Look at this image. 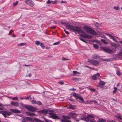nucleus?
Segmentation results:
<instances>
[{
  "mask_svg": "<svg viewBox=\"0 0 122 122\" xmlns=\"http://www.w3.org/2000/svg\"><path fill=\"white\" fill-rule=\"evenodd\" d=\"M73 73L75 75H76L77 74H79L80 73L76 71H73Z\"/></svg>",
  "mask_w": 122,
  "mask_h": 122,
  "instance_id": "nucleus-30",
  "label": "nucleus"
},
{
  "mask_svg": "<svg viewBox=\"0 0 122 122\" xmlns=\"http://www.w3.org/2000/svg\"><path fill=\"white\" fill-rule=\"evenodd\" d=\"M114 90L113 91V93L114 94L116 93V92L117 90V87H115L114 88Z\"/></svg>",
  "mask_w": 122,
  "mask_h": 122,
  "instance_id": "nucleus-28",
  "label": "nucleus"
},
{
  "mask_svg": "<svg viewBox=\"0 0 122 122\" xmlns=\"http://www.w3.org/2000/svg\"><path fill=\"white\" fill-rule=\"evenodd\" d=\"M57 2V1H51V3H52L53 4H56Z\"/></svg>",
  "mask_w": 122,
  "mask_h": 122,
  "instance_id": "nucleus-52",
  "label": "nucleus"
},
{
  "mask_svg": "<svg viewBox=\"0 0 122 122\" xmlns=\"http://www.w3.org/2000/svg\"><path fill=\"white\" fill-rule=\"evenodd\" d=\"M56 26H52L51 27V28H52V29H55L56 28Z\"/></svg>",
  "mask_w": 122,
  "mask_h": 122,
  "instance_id": "nucleus-56",
  "label": "nucleus"
},
{
  "mask_svg": "<svg viewBox=\"0 0 122 122\" xmlns=\"http://www.w3.org/2000/svg\"><path fill=\"white\" fill-rule=\"evenodd\" d=\"M26 113L28 115L30 116H34L35 115V114L33 113L27 112H26Z\"/></svg>",
  "mask_w": 122,
  "mask_h": 122,
  "instance_id": "nucleus-23",
  "label": "nucleus"
},
{
  "mask_svg": "<svg viewBox=\"0 0 122 122\" xmlns=\"http://www.w3.org/2000/svg\"><path fill=\"white\" fill-rule=\"evenodd\" d=\"M93 47L96 49H97L98 48V46L97 44H95L93 45Z\"/></svg>",
  "mask_w": 122,
  "mask_h": 122,
  "instance_id": "nucleus-32",
  "label": "nucleus"
},
{
  "mask_svg": "<svg viewBox=\"0 0 122 122\" xmlns=\"http://www.w3.org/2000/svg\"><path fill=\"white\" fill-rule=\"evenodd\" d=\"M89 89L91 91H93V92H94L95 91V89H91V88H89Z\"/></svg>",
  "mask_w": 122,
  "mask_h": 122,
  "instance_id": "nucleus-46",
  "label": "nucleus"
},
{
  "mask_svg": "<svg viewBox=\"0 0 122 122\" xmlns=\"http://www.w3.org/2000/svg\"><path fill=\"white\" fill-rule=\"evenodd\" d=\"M102 48L104 51L107 53H110L112 52V51L110 49L107 48L106 47H102Z\"/></svg>",
  "mask_w": 122,
  "mask_h": 122,
  "instance_id": "nucleus-8",
  "label": "nucleus"
},
{
  "mask_svg": "<svg viewBox=\"0 0 122 122\" xmlns=\"http://www.w3.org/2000/svg\"><path fill=\"white\" fill-rule=\"evenodd\" d=\"M92 36L89 35L85 34L84 38L90 39L92 38Z\"/></svg>",
  "mask_w": 122,
  "mask_h": 122,
  "instance_id": "nucleus-20",
  "label": "nucleus"
},
{
  "mask_svg": "<svg viewBox=\"0 0 122 122\" xmlns=\"http://www.w3.org/2000/svg\"><path fill=\"white\" fill-rule=\"evenodd\" d=\"M84 35H85V34H82L80 35H79V36L81 37H83V38H84Z\"/></svg>",
  "mask_w": 122,
  "mask_h": 122,
  "instance_id": "nucleus-47",
  "label": "nucleus"
},
{
  "mask_svg": "<svg viewBox=\"0 0 122 122\" xmlns=\"http://www.w3.org/2000/svg\"><path fill=\"white\" fill-rule=\"evenodd\" d=\"M51 3V1H50L49 0H48L47 2L46 3L47 4H50Z\"/></svg>",
  "mask_w": 122,
  "mask_h": 122,
  "instance_id": "nucleus-43",
  "label": "nucleus"
},
{
  "mask_svg": "<svg viewBox=\"0 0 122 122\" xmlns=\"http://www.w3.org/2000/svg\"><path fill=\"white\" fill-rule=\"evenodd\" d=\"M101 60L103 61H108V59H104L103 58H101Z\"/></svg>",
  "mask_w": 122,
  "mask_h": 122,
  "instance_id": "nucleus-48",
  "label": "nucleus"
},
{
  "mask_svg": "<svg viewBox=\"0 0 122 122\" xmlns=\"http://www.w3.org/2000/svg\"><path fill=\"white\" fill-rule=\"evenodd\" d=\"M18 98L17 97H13V98H12V99L13 100H18Z\"/></svg>",
  "mask_w": 122,
  "mask_h": 122,
  "instance_id": "nucleus-44",
  "label": "nucleus"
},
{
  "mask_svg": "<svg viewBox=\"0 0 122 122\" xmlns=\"http://www.w3.org/2000/svg\"><path fill=\"white\" fill-rule=\"evenodd\" d=\"M111 46H112L115 49H116L119 46L116 43H111Z\"/></svg>",
  "mask_w": 122,
  "mask_h": 122,
  "instance_id": "nucleus-18",
  "label": "nucleus"
},
{
  "mask_svg": "<svg viewBox=\"0 0 122 122\" xmlns=\"http://www.w3.org/2000/svg\"><path fill=\"white\" fill-rule=\"evenodd\" d=\"M100 74L99 73H97L95 75L92 76V78L94 80H96L98 77L99 76Z\"/></svg>",
  "mask_w": 122,
  "mask_h": 122,
  "instance_id": "nucleus-13",
  "label": "nucleus"
},
{
  "mask_svg": "<svg viewBox=\"0 0 122 122\" xmlns=\"http://www.w3.org/2000/svg\"><path fill=\"white\" fill-rule=\"evenodd\" d=\"M88 62L92 65L95 66H98L100 64L99 61L94 59H89Z\"/></svg>",
  "mask_w": 122,
  "mask_h": 122,
  "instance_id": "nucleus-3",
  "label": "nucleus"
},
{
  "mask_svg": "<svg viewBox=\"0 0 122 122\" xmlns=\"http://www.w3.org/2000/svg\"><path fill=\"white\" fill-rule=\"evenodd\" d=\"M18 2L17 1L16 2L13 4V5L14 6H16L18 4Z\"/></svg>",
  "mask_w": 122,
  "mask_h": 122,
  "instance_id": "nucleus-42",
  "label": "nucleus"
},
{
  "mask_svg": "<svg viewBox=\"0 0 122 122\" xmlns=\"http://www.w3.org/2000/svg\"><path fill=\"white\" fill-rule=\"evenodd\" d=\"M53 112L51 110H49L48 111V113H47V114L50 115L52 114Z\"/></svg>",
  "mask_w": 122,
  "mask_h": 122,
  "instance_id": "nucleus-34",
  "label": "nucleus"
},
{
  "mask_svg": "<svg viewBox=\"0 0 122 122\" xmlns=\"http://www.w3.org/2000/svg\"><path fill=\"white\" fill-rule=\"evenodd\" d=\"M105 34L107 36H108L111 39H112L114 41L116 42H117V41L114 38L113 36H112V35L108 33H106Z\"/></svg>",
  "mask_w": 122,
  "mask_h": 122,
  "instance_id": "nucleus-9",
  "label": "nucleus"
},
{
  "mask_svg": "<svg viewBox=\"0 0 122 122\" xmlns=\"http://www.w3.org/2000/svg\"><path fill=\"white\" fill-rule=\"evenodd\" d=\"M84 29L89 34H91L93 35H96L97 33L93 30L88 27L84 26Z\"/></svg>",
  "mask_w": 122,
  "mask_h": 122,
  "instance_id": "nucleus-2",
  "label": "nucleus"
},
{
  "mask_svg": "<svg viewBox=\"0 0 122 122\" xmlns=\"http://www.w3.org/2000/svg\"><path fill=\"white\" fill-rule=\"evenodd\" d=\"M92 58L93 59H99L100 58V56L97 54H95L92 55Z\"/></svg>",
  "mask_w": 122,
  "mask_h": 122,
  "instance_id": "nucleus-16",
  "label": "nucleus"
},
{
  "mask_svg": "<svg viewBox=\"0 0 122 122\" xmlns=\"http://www.w3.org/2000/svg\"><path fill=\"white\" fill-rule=\"evenodd\" d=\"M25 2L27 4L30 6H33L35 5L33 2L31 0H26Z\"/></svg>",
  "mask_w": 122,
  "mask_h": 122,
  "instance_id": "nucleus-6",
  "label": "nucleus"
},
{
  "mask_svg": "<svg viewBox=\"0 0 122 122\" xmlns=\"http://www.w3.org/2000/svg\"><path fill=\"white\" fill-rule=\"evenodd\" d=\"M60 43V41H58L57 42L54 43L53 45H59Z\"/></svg>",
  "mask_w": 122,
  "mask_h": 122,
  "instance_id": "nucleus-33",
  "label": "nucleus"
},
{
  "mask_svg": "<svg viewBox=\"0 0 122 122\" xmlns=\"http://www.w3.org/2000/svg\"><path fill=\"white\" fill-rule=\"evenodd\" d=\"M66 28L71 30L74 31V32H77L79 33H85L84 31L81 29L79 27L77 26H73L70 25H66Z\"/></svg>",
  "mask_w": 122,
  "mask_h": 122,
  "instance_id": "nucleus-1",
  "label": "nucleus"
},
{
  "mask_svg": "<svg viewBox=\"0 0 122 122\" xmlns=\"http://www.w3.org/2000/svg\"><path fill=\"white\" fill-rule=\"evenodd\" d=\"M105 84V83L103 81H100L98 84V86L100 87H102Z\"/></svg>",
  "mask_w": 122,
  "mask_h": 122,
  "instance_id": "nucleus-14",
  "label": "nucleus"
},
{
  "mask_svg": "<svg viewBox=\"0 0 122 122\" xmlns=\"http://www.w3.org/2000/svg\"><path fill=\"white\" fill-rule=\"evenodd\" d=\"M49 117L53 119H58L59 118L56 115V114H52V115L50 116Z\"/></svg>",
  "mask_w": 122,
  "mask_h": 122,
  "instance_id": "nucleus-17",
  "label": "nucleus"
},
{
  "mask_svg": "<svg viewBox=\"0 0 122 122\" xmlns=\"http://www.w3.org/2000/svg\"><path fill=\"white\" fill-rule=\"evenodd\" d=\"M58 83L62 85L64 84V82L62 81L59 82Z\"/></svg>",
  "mask_w": 122,
  "mask_h": 122,
  "instance_id": "nucleus-50",
  "label": "nucleus"
},
{
  "mask_svg": "<svg viewBox=\"0 0 122 122\" xmlns=\"http://www.w3.org/2000/svg\"><path fill=\"white\" fill-rule=\"evenodd\" d=\"M12 30H10V32H9V33L10 34H11L12 33Z\"/></svg>",
  "mask_w": 122,
  "mask_h": 122,
  "instance_id": "nucleus-58",
  "label": "nucleus"
},
{
  "mask_svg": "<svg viewBox=\"0 0 122 122\" xmlns=\"http://www.w3.org/2000/svg\"><path fill=\"white\" fill-rule=\"evenodd\" d=\"M36 104H37L39 105H41L42 104V103L40 101H38L36 102Z\"/></svg>",
  "mask_w": 122,
  "mask_h": 122,
  "instance_id": "nucleus-39",
  "label": "nucleus"
},
{
  "mask_svg": "<svg viewBox=\"0 0 122 122\" xmlns=\"http://www.w3.org/2000/svg\"><path fill=\"white\" fill-rule=\"evenodd\" d=\"M116 117L117 118L120 119L121 120L122 119V118L120 117V115H118Z\"/></svg>",
  "mask_w": 122,
  "mask_h": 122,
  "instance_id": "nucleus-40",
  "label": "nucleus"
},
{
  "mask_svg": "<svg viewBox=\"0 0 122 122\" xmlns=\"http://www.w3.org/2000/svg\"><path fill=\"white\" fill-rule=\"evenodd\" d=\"M96 23L98 25H99V24L97 22H96Z\"/></svg>",
  "mask_w": 122,
  "mask_h": 122,
  "instance_id": "nucleus-63",
  "label": "nucleus"
},
{
  "mask_svg": "<svg viewBox=\"0 0 122 122\" xmlns=\"http://www.w3.org/2000/svg\"><path fill=\"white\" fill-rule=\"evenodd\" d=\"M101 41L105 44H107L108 43L107 42L104 40L103 39H101Z\"/></svg>",
  "mask_w": 122,
  "mask_h": 122,
  "instance_id": "nucleus-29",
  "label": "nucleus"
},
{
  "mask_svg": "<svg viewBox=\"0 0 122 122\" xmlns=\"http://www.w3.org/2000/svg\"><path fill=\"white\" fill-rule=\"evenodd\" d=\"M2 106V104L0 103V106Z\"/></svg>",
  "mask_w": 122,
  "mask_h": 122,
  "instance_id": "nucleus-62",
  "label": "nucleus"
},
{
  "mask_svg": "<svg viewBox=\"0 0 122 122\" xmlns=\"http://www.w3.org/2000/svg\"><path fill=\"white\" fill-rule=\"evenodd\" d=\"M62 60H68V59H67L65 58H64V57H63L62 58Z\"/></svg>",
  "mask_w": 122,
  "mask_h": 122,
  "instance_id": "nucleus-49",
  "label": "nucleus"
},
{
  "mask_svg": "<svg viewBox=\"0 0 122 122\" xmlns=\"http://www.w3.org/2000/svg\"><path fill=\"white\" fill-rule=\"evenodd\" d=\"M97 122H106V120L105 119L102 118H100L97 120Z\"/></svg>",
  "mask_w": 122,
  "mask_h": 122,
  "instance_id": "nucleus-24",
  "label": "nucleus"
},
{
  "mask_svg": "<svg viewBox=\"0 0 122 122\" xmlns=\"http://www.w3.org/2000/svg\"><path fill=\"white\" fill-rule=\"evenodd\" d=\"M30 97V96H28L27 97H25V99H29V98Z\"/></svg>",
  "mask_w": 122,
  "mask_h": 122,
  "instance_id": "nucleus-45",
  "label": "nucleus"
},
{
  "mask_svg": "<svg viewBox=\"0 0 122 122\" xmlns=\"http://www.w3.org/2000/svg\"><path fill=\"white\" fill-rule=\"evenodd\" d=\"M73 106L71 104H70V107L71 109H72V107Z\"/></svg>",
  "mask_w": 122,
  "mask_h": 122,
  "instance_id": "nucleus-60",
  "label": "nucleus"
},
{
  "mask_svg": "<svg viewBox=\"0 0 122 122\" xmlns=\"http://www.w3.org/2000/svg\"><path fill=\"white\" fill-rule=\"evenodd\" d=\"M25 43H21L20 44H18V46H21L25 45Z\"/></svg>",
  "mask_w": 122,
  "mask_h": 122,
  "instance_id": "nucleus-41",
  "label": "nucleus"
},
{
  "mask_svg": "<svg viewBox=\"0 0 122 122\" xmlns=\"http://www.w3.org/2000/svg\"><path fill=\"white\" fill-rule=\"evenodd\" d=\"M31 102L33 104L34 103H36V100H33L31 101Z\"/></svg>",
  "mask_w": 122,
  "mask_h": 122,
  "instance_id": "nucleus-38",
  "label": "nucleus"
},
{
  "mask_svg": "<svg viewBox=\"0 0 122 122\" xmlns=\"http://www.w3.org/2000/svg\"><path fill=\"white\" fill-rule=\"evenodd\" d=\"M31 74L30 73V74H29L28 75V76L29 77H31Z\"/></svg>",
  "mask_w": 122,
  "mask_h": 122,
  "instance_id": "nucleus-57",
  "label": "nucleus"
},
{
  "mask_svg": "<svg viewBox=\"0 0 122 122\" xmlns=\"http://www.w3.org/2000/svg\"><path fill=\"white\" fill-rule=\"evenodd\" d=\"M64 30L65 31V32L67 34H69V33L68 31H66V30H65V29H64Z\"/></svg>",
  "mask_w": 122,
  "mask_h": 122,
  "instance_id": "nucleus-54",
  "label": "nucleus"
},
{
  "mask_svg": "<svg viewBox=\"0 0 122 122\" xmlns=\"http://www.w3.org/2000/svg\"><path fill=\"white\" fill-rule=\"evenodd\" d=\"M113 8L115 10H119L120 9L119 6L118 5L116 6H114L113 7Z\"/></svg>",
  "mask_w": 122,
  "mask_h": 122,
  "instance_id": "nucleus-27",
  "label": "nucleus"
},
{
  "mask_svg": "<svg viewBox=\"0 0 122 122\" xmlns=\"http://www.w3.org/2000/svg\"><path fill=\"white\" fill-rule=\"evenodd\" d=\"M68 115L73 118H76V114L71 112L69 113Z\"/></svg>",
  "mask_w": 122,
  "mask_h": 122,
  "instance_id": "nucleus-12",
  "label": "nucleus"
},
{
  "mask_svg": "<svg viewBox=\"0 0 122 122\" xmlns=\"http://www.w3.org/2000/svg\"><path fill=\"white\" fill-rule=\"evenodd\" d=\"M40 46L42 48H44L45 47V46H44V44L42 43H41Z\"/></svg>",
  "mask_w": 122,
  "mask_h": 122,
  "instance_id": "nucleus-36",
  "label": "nucleus"
},
{
  "mask_svg": "<svg viewBox=\"0 0 122 122\" xmlns=\"http://www.w3.org/2000/svg\"><path fill=\"white\" fill-rule=\"evenodd\" d=\"M35 43L37 45H39L40 44V42L39 41H35Z\"/></svg>",
  "mask_w": 122,
  "mask_h": 122,
  "instance_id": "nucleus-35",
  "label": "nucleus"
},
{
  "mask_svg": "<svg viewBox=\"0 0 122 122\" xmlns=\"http://www.w3.org/2000/svg\"><path fill=\"white\" fill-rule=\"evenodd\" d=\"M9 110L12 112L15 113H19L20 112L19 110L16 109H10Z\"/></svg>",
  "mask_w": 122,
  "mask_h": 122,
  "instance_id": "nucleus-15",
  "label": "nucleus"
},
{
  "mask_svg": "<svg viewBox=\"0 0 122 122\" xmlns=\"http://www.w3.org/2000/svg\"><path fill=\"white\" fill-rule=\"evenodd\" d=\"M25 107L29 111H30L32 112H35L36 110V108L35 107L31 106L26 105L25 106Z\"/></svg>",
  "mask_w": 122,
  "mask_h": 122,
  "instance_id": "nucleus-4",
  "label": "nucleus"
},
{
  "mask_svg": "<svg viewBox=\"0 0 122 122\" xmlns=\"http://www.w3.org/2000/svg\"><path fill=\"white\" fill-rule=\"evenodd\" d=\"M79 78H76V77H72L71 78V80L74 81H77L80 80Z\"/></svg>",
  "mask_w": 122,
  "mask_h": 122,
  "instance_id": "nucleus-22",
  "label": "nucleus"
},
{
  "mask_svg": "<svg viewBox=\"0 0 122 122\" xmlns=\"http://www.w3.org/2000/svg\"><path fill=\"white\" fill-rule=\"evenodd\" d=\"M90 118H93V117L91 115H88L87 116H85L83 119L84 121L88 122L89 121Z\"/></svg>",
  "mask_w": 122,
  "mask_h": 122,
  "instance_id": "nucleus-7",
  "label": "nucleus"
},
{
  "mask_svg": "<svg viewBox=\"0 0 122 122\" xmlns=\"http://www.w3.org/2000/svg\"><path fill=\"white\" fill-rule=\"evenodd\" d=\"M117 74L118 76L120 75H121V73L118 71H116Z\"/></svg>",
  "mask_w": 122,
  "mask_h": 122,
  "instance_id": "nucleus-37",
  "label": "nucleus"
},
{
  "mask_svg": "<svg viewBox=\"0 0 122 122\" xmlns=\"http://www.w3.org/2000/svg\"><path fill=\"white\" fill-rule=\"evenodd\" d=\"M78 99L79 100L80 102L81 103H83L84 100L81 97V96L79 95V96L77 98V99Z\"/></svg>",
  "mask_w": 122,
  "mask_h": 122,
  "instance_id": "nucleus-19",
  "label": "nucleus"
},
{
  "mask_svg": "<svg viewBox=\"0 0 122 122\" xmlns=\"http://www.w3.org/2000/svg\"><path fill=\"white\" fill-rule=\"evenodd\" d=\"M79 95L78 94H77L76 93H74L73 94V96L74 97H76V99H77V98L79 96Z\"/></svg>",
  "mask_w": 122,
  "mask_h": 122,
  "instance_id": "nucleus-26",
  "label": "nucleus"
},
{
  "mask_svg": "<svg viewBox=\"0 0 122 122\" xmlns=\"http://www.w3.org/2000/svg\"><path fill=\"white\" fill-rule=\"evenodd\" d=\"M79 39L81 41H84V40L83 39H82L81 38L79 37Z\"/></svg>",
  "mask_w": 122,
  "mask_h": 122,
  "instance_id": "nucleus-59",
  "label": "nucleus"
},
{
  "mask_svg": "<svg viewBox=\"0 0 122 122\" xmlns=\"http://www.w3.org/2000/svg\"><path fill=\"white\" fill-rule=\"evenodd\" d=\"M69 100L70 101H74L75 100L74 99H72L71 98H70L69 99Z\"/></svg>",
  "mask_w": 122,
  "mask_h": 122,
  "instance_id": "nucleus-51",
  "label": "nucleus"
},
{
  "mask_svg": "<svg viewBox=\"0 0 122 122\" xmlns=\"http://www.w3.org/2000/svg\"><path fill=\"white\" fill-rule=\"evenodd\" d=\"M34 120L36 122H41V121L39 119H36V118H34Z\"/></svg>",
  "mask_w": 122,
  "mask_h": 122,
  "instance_id": "nucleus-31",
  "label": "nucleus"
},
{
  "mask_svg": "<svg viewBox=\"0 0 122 122\" xmlns=\"http://www.w3.org/2000/svg\"><path fill=\"white\" fill-rule=\"evenodd\" d=\"M26 120L31 122H33V119L30 117H26Z\"/></svg>",
  "mask_w": 122,
  "mask_h": 122,
  "instance_id": "nucleus-25",
  "label": "nucleus"
},
{
  "mask_svg": "<svg viewBox=\"0 0 122 122\" xmlns=\"http://www.w3.org/2000/svg\"><path fill=\"white\" fill-rule=\"evenodd\" d=\"M38 112H39L40 113H48V111L46 109H44L40 111H38Z\"/></svg>",
  "mask_w": 122,
  "mask_h": 122,
  "instance_id": "nucleus-11",
  "label": "nucleus"
},
{
  "mask_svg": "<svg viewBox=\"0 0 122 122\" xmlns=\"http://www.w3.org/2000/svg\"><path fill=\"white\" fill-rule=\"evenodd\" d=\"M3 110V108L1 107H0V110Z\"/></svg>",
  "mask_w": 122,
  "mask_h": 122,
  "instance_id": "nucleus-61",
  "label": "nucleus"
},
{
  "mask_svg": "<svg viewBox=\"0 0 122 122\" xmlns=\"http://www.w3.org/2000/svg\"><path fill=\"white\" fill-rule=\"evenodd\" d=\"M24 66H32L31 65H26V64H25L24 65Z\"/></svg>",
  "mask_w": 122,
  "mask_h": 122,
  "instance_id": "nucleus-55",
  "label": "nucleus"
},
{
  "mask_svg": "<svg viewBox=\"0 0 122 122\" xmlns=\"http://www.w3.org/2000/svg\"><path fill=\"white\" fill-rule=\"evenodd\" d=\"M63 118L61 120V122H71L69 120H68L67 119H70V117L67 116L63 115L62 116Z\"/></svg>",
  "mask_w": 122,
  "mask_h": 122,
  "instance_id": "nucleus-5",
  "label": "nucleus"
},
{
  "mask_svg": "<svg viewBox=\"0 0 122 122\" xmlns=\"http://www.w3.org/2000/svg\"><path fill=\"white\" fill-rule=\"evenodd\" d=\"M92 102H94V103L96 104H97V102L96 101H92Z\"/></svg>",
  "mask_w": 122,
  "mask_h": 122,
  "instance_id": "nucleus-53",
  "label": "nucleus"
},
{
  "mask_svg": "<svg viewBox=\"0 0 122 122\" xmlns=\"http://www.w3.org/2000/svg\"><path fill=\"white\" fill-rule=\"evenodd\" d=\"M0 112H2L3 114H5V115L9 116L12 114L11 112H8L7 111H0Z\"/></svg>",
  "mask_w": 122,
  "mask_h": 122,
  "instance_id": "nucleus-10",
  "label": "nucleus"
},
{
  "mask_svg": "<svg viewBox=\"0 0 122 122\" xmlns=\"http://www.w3.org/2000/svg\"><path fill=\"white\" fill-rule=\"evenodd\" d=\"M10 104L11 105L14 106H17L18 105V102L13 101H12L11 102Z\"/></svg>",
  "mask_w": 122,
  "mask_h": 122,
  "instance_id": "nucleus-21",
  "label": "nucleus"
},
{
  "mask_svg": "<svg viewBox=\"0 0 122 122\" xmlns=\"http://www.w3.org/2000/svg\"><path fill=\"white\" fill-rule=\"evenodd\" d=\"M62 3H65V2H64V1H61V2Z\"/></svg>",
  "mask_w": 122,
  "mask_h": 122,
  "instance_id": "nucleus-64",
  "label": "nucleus"
}]
</instances>
